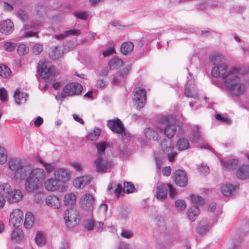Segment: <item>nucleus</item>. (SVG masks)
I'll return each instance as SVG.
<instances>
[{
	"label": "nucleus",
	"mask_w": 249,
	"mask_h": 249,
	"mask_svg": "<svg viewBox=\"0 0 249 249\" xmlns=\"http://www.w3.org/2000/svg\"><path fill=\"white\" fill-rule=\"evenodd\" d=\"M163 152L167 155L168 160L172 162L177 155V152L174 150V145L170 140L164 139L160 143Z\"/></svg>",
	"instance_id": "9d476101"
},
{
	"label": "nucleus",
	"mask_w": 249,
	"mask_h": 249,
	"mask_svg": "<svg viewBox=\"0 0 249 249\" xmlns=\"http://www.w3.org/2000/svg\"><path fill=\"white\" fill-rule=\"evenodd\" d=\"M82 89V86L78 83H73L67 84L65 86L62 92V97L64 98L68 96L80 94Z\"/></svg>",
	"instance_id": "6e6552de"
},
{
	"label": "nucleus",
	"mask_w": 249,
	"mask_h": 249,
	"mask_svg": "<svg viewBox=\"0 0 249 249\" xmlns=\"http://www.w3.org/2000/svg\"><path fill=\"white\" fill-rule=\"evenodd\" d=\"M34 222V217L33 214L30 213H27L25 215L24 226L26 229H30Z\"/></svg>",
	"instance_id": "4c0bfd02"
},
{
	"label": "nucleus",
	"mask_w": 249,
	"mask_h": 249,
	"mask_svg": "<svg viewBox=\"0 0 249 249\" xmlns=\"http://www.w3.org/2000/svg\"><path fill=\"white\" fill-rule=\"evenodd\" d=\"M198 170L199 173L203 175H206L209 173V168L207 165L204 164H201V165L198 167Z\"/></svg>",
	"instance_id": "4d7b16f0"
},
{
	"label": "nucleus",
	"mask_w": 249,
	"mask_h": 249,
	"mask_svg": "<svg viewBox=\"0 0 249 249\" xmlns=\"http://www.w3.org/2000/svg\"><path fill=\"white\" fill-rule=\"evenodd\" d=\"M8 166L12 171L14 177L20 180L24 179L26 174L30 171V164L23 163L18 159H13L8 161Z\"/></svg>",
	"instance_id": "39448f33"
},
{
	"label": "nucleus",
	"mask_w": 249,
	"mask_h": 249,
	"mask_svg": "<svg viewBox=\"0 0 249 249\" xmlns=\"http://www.w3.org/2000/svg\"><path fill=\"white\" fill-rule=\"evenodd\" d=\"M175 206L180 211L184 210L186 207L185 202L182 200H177L175 202Z\"/></svg>",
	"instance_id": "6e6d98bb"
},
{
	"label": "nucleus",
	"mask_w": 249,
	"mask_h": 249,
	"mask_svg": "<svg viewBox=\"0 0 249 249\" xmlns=\"http://www.w3.org/2000/svg\"><path fill=\"white\" fill-rule=\"evenodd\" d=\"M240 70L234 72L231 78L229 79L225 83V87L230 91L231 94L235 96H239L243 94L247 88V85L240 81L239 76Z\"/></svg>",
	"instance_id": "20e7f679"
},
{
	"label": "nucleus",
	"mask_w": 249,
	"mask_h": 249,
	"mask_svg": "<svg viewBox=\"0 0 249 249\" xmlns=\"http://www.w3.org/2000/svg\"><path fill=\"white\" fill-rule=\"evenodd\" d=\"M23 197V194L20 190H12L10 195L8 196L7 199L10 202H18L22 199Z\"/></svg>",
	"instance_id": "4be33fe9"
},
{
	"label": "nucleus",
	"mask_w": 249,
	"mask_h": 249,
	"mask_svg": "<svg viewBox=\"0 0 249 249\" xmlns=\"http://www.w3.org/2000/svg\"><path fill=\"white\" fill-rule=\"evenodd\" d=\"M14 98L16 103L20 105L25 103L27 98V94L24 92H20L18 89L15 91Z\"/></svg>",
	"instance_id": "bb28decb"
},
{
	"label": "nucleus",
	"mask_w": 249,
	"mask_h": 249,
	"mask_svg": "<svg viewBox=\"0 0 249 249\" xmlns=\"http://www.w3.org/2000/svg\"><path fill=\"white\" fill-rule=\"evenodd\" d=\"M236 176L241 179L249 178V165H243L236 172Z\"/></svg>",
	"instance_id": "a878e982"
},
{
	"label": "nucleus",
	"mask_w": 249,
	"mask_h": 249,
	"mask_svg": "<svg viewBox=\"0 0 249 249\" xmlns=\"http://www.w3.org/2000/svg\"><path fill=\"white\" fill-rule=\"evenodd\" d=\"M176 145L179 151L188 149L190 146L189 140L184 138H179L177 142Z\"/></svg>",
	"instance_id": "c756f323"
},
{
	"label": "nucleus",
	"mask_w": 249,
	"mask_h": 249,
	"mask_svg": "<svg viewBox=\"0 0 249 249\" xmlns=\"http://www.w3.org/2000/svg\"><path fill=\"white\" fill-rule=\"evenodd\" d=\"M106 142H105L96 144L98 150V157H103L105 154Z\"/></svg>",
	"instance_id": "37998d69"
},
{
	"label": "nucleus",
	"mask_w": 249,
	"mask_h": 249,
	"mask_svg": "<svg viewBox=\"0 0 249 249\" xmlns=\"http://www.w3.org/2000/svg\"><path fill=\"white\" fill-rule=\"evenodd\" d=\"M37 71L44 79H47L54 75V68L48 63L39 61L38 63Z\"/></svg>",
	"instance_id": "1a4fd4ad"
},
{
	"label": "nucleus",
	"mask_w": 249,
	"mask_h": 249,
	"mask_svg": "<svg viewBox=\"0 0 249 249\" xmlns=\"http://www.w3.org/2000/svg\"><path fill=\"white\" fill-rule=\"evenodd\" d=\"M143 132L144 136L147 139L154 141L158 140V135L156 131L153 128L150 127L145 128Z\"/></svg>",
	"instance_id": "72a5a7b5"
},
{
	"label": "nucleus",
	"mask_w": 249,
	"mask_h": 249,
	"mask_svg": "<svg viewBox=\"0 0 249 249\" xmlns=\"http://www.w3.org/2000/svg\"><path fill=\"white\" fill-rule=\"evenodd\" d=\"M11 238L13 240L18 242L23 238V234L19 230L13 231L11 234Z\"/></svg>",
	"instance_id": "c03bdc74"
},
{
	"label": "nucleus",
	"mask_w": 249,
	"mask_h": 249,
	"mask_svg": "<svg viewBox=\"0 0 249 249\" xmlns=\"http://www.w3.org/2000/svg\"><path fill=\"white\" fill-rule=\"evenodd\" d=\"M191 83V81H188L186 87L184 90V95L187 97L197 99L198 97L197 90L195 88L194 85Z\"/></svg>",
	"instance_id": "aec40b11"
},
{
	"label": "nucleus",
	"mask_w": 249,
	"mask_h": 249,
	"mask_svg": "<svg viewBox=\"0 0 249 249\" xmlns=\"http://www.w3.org/2000/svg\"><path fill=\"white\" fill-rule=\"evenodd\" d=\"M35 240L38 245H42L45 242L43 234L41 232H38L36 235Z\"/></svg>",
	"instance_id": "603ef678"
},
{
	"label": "nucleus",
	"mask_w": 249,
	"mask_h": 249,
	"mask_svg": "<svg viewBox=\"0 0 249 249\" xmlns=\"http://www.w3.org/2000/svg\"><path fill=\"white\" fill-rule=\"evenodd\" d=\"M210 61L212 66V76L214 78H221L224 83L231 76H233L235 71L239 70L234 67L229 68L224 56L219 53L211 56Z\"/></svg>",
	"instance_id": "f257e3e1"
},
{
	"label": "nucleus",
	"mask_w": 249,
	"mask_h": 249,
	"mask_svg": "<svg viewBox=\"0 0 249 249\" xmlns=\"http://www.w3.org/2000/svg\"><path fill=\"white\" fill-rule=\"evenodd\" d=\"M158 230L162 234H165L167 232V229L165 223L164 221H160L158 223Z\"/></svg>",
	"instance_id": "864d4df0"
},
{
	"label": "nucleus",
	"mask_w": 249,
	"mask_h": 249,
	"mask_svg": "<svg viewBox=\"0 0 249 249\" xmlns=\"http://www.w3.org/2000/svg\"><path fill=\"white\" fill-rule=\"evenodd\" d=\"M191 199L192 202L196 205H200L203 203V198L197 195H192L191 196Z\"/></svg>",
	"instance_id": "3c124183"
},
{
	"label": "nucleus",
	"mask_w": 249,
	"mask_h": 249,
	"mask_svg": "<svg viewBox=\"0 0 249 249\" xmlns=\"http://www.w3.org/2000/svg\"><path fill=\"white\" fill-rule=\"evenodd\" d=\"M155 159L156 161L157 168L160 169L162 164V158L159 154H157L155 155Z\"/></svg>",
	"instance_id": "774afa93"
},
{
	"label": "nucleus",
	"mask_w": 249,
	"mask_h": 249,
	"mask_svg": "<svg viewBox=\"0 0 249 249\" xmlns=\"http://www.w3.org/2000/svg\"><path fill=\"white\" fill-rule=\"evenodd\" d=\"M7 154L5 149L0 147V164H3L7 161Z\"/></svg>",
	"instance_id": "49530a36"
},
{
	"label": "nucleus",
	"mask_w": 249,
	"mask_h": 249,
	"mask_svg": "<svg viewBox=\"0 0 249 249\" xmlns=\"http://www.w3.org/2000/svg\"><path fill=\"white\" fill-rule=\"evenodd\" d=\"M181 126L175 118L167 116L160 119L157 127L160 131H163L167 137L171 139L176 133L177 127Z\"/></svg>",
	"instance_id": "7ed1b4c3"
},
{
	"label": "nucleus",
	"mask_w": 249,
	"mask_h": 249,
	"mask_svg": "<svg viewBox=\"0 0 249 249\" xmlns=\"http://www.w3.org/2000/svg\"><path fill=\"white\" fill-rule=\"evenodd\" d=\"M209 229V226L206 221H201L196 229V231L200 234H203L208 231Z\"/></svg>",
	"instance_id": "ea45409f"
},
{
	"label": "nucleus",
	"mask_w": 249,
	"mask_h": 249,
	"mask_svg": "<svg viewBox=\"0 0 249 249\" xmlns=\"http://www.w3.org/2000/svg\"><path fill=\"white\" fill-rule=\"evenodd\" d=\"M29 52L28 47L24 44H20L17 49V52L20 55H24Z\"/></svg>",
	"instance_id": "de8ad7c7"
},
{
	"label": "nucleus",
	"mask_w": 249,
	"mask_h": 249,
	"mask_svg": "<svg viewBox=\"0 0 249 249\" xmlns=\"http://www.w3.org/2000/svg\"><path fill=\"white\" fill-rule=\"evenodd\" d=\"M135 187L132 182H124V192L127 194L132 193L134 191Z\"/></svg>",
	"instance_id": "a18cd8bd"
},
{
	"label": "nucleus",
	"mask_w": 249,
	"mask_h": 249,
	"mask_svg": "<svg viewBox=\"0 0 249 249\" xmlns=\"http://www.w3.org/2000/svg\"><path fill=\"white\" fill-rule=\"evenodd\" d=\"M107 126L122 139L127 140L130 137V133L124 127L122 122L119 119L108 121Z\"/></svg>",
	"instance_id": "423d86ee"
},
{
	"label": "nucleus",
	"mask_w": 249,
	"mask_h": 249,
	"mask_svg": "<svg viewBox=\"0 0 249 249\" xmlns=\"http://www.w3.org/2000/svg\"><path fill=\"white\" fill-rule=\"evenodd\" d=\"M130 67L126 66L122 70L119 71L115 76L112 79V84L113 85H118L124 82L125 80L126 76L129 73Z\"/></svg>",
	"instance_id": "4468645a"
},
{
	"label": "nucleus",
	"mask_w": 249,
	"mask_h": 249,
	"mask_svg": "<svg viewBox=\"0 0 249 249\" xmlns=\"http://www.w3.org/2000/svg\"><path fill=\"white\" fill-rule=\"evenodd\" d=\"M91 180L89 176H82L75 178L73 180V185L77 188H81L89 184Z\"/></svg>",
	"instance_id": "5701e85b"
},
{
	"label": "nucleus",
	"mask_w": 249,
	"mask_h": 249,
	"mask_svg": "<svg viewBox=\"0 0 249 249\" xmlns=\"http://www.w3.org/2000/svg\"><path fill=\"white\" fill-rule=\"evenodd\" d=\"M63 50L61 47L55 46L50 53V55L53 59H58L63 55Z\"/></svg>",
	"instance_id": "58836bf2"
},
{
	"label": "nucleus",
	"mask_w": 249,
	"mask_h": 249,
	"mask_svg": "<svg viewBox=\"0 0 249 249\" xmlns=\"http://www.w3.org/2000/svg\"><path fill=\"white\" fill-rule=\"evenodd\" d=\"M122 186L120 184L115 182H111L107 188L108 192L110 194L114 193L118 197L122 192Z\"/></svg>",
	"instance_id": "c85d7f7f"
},
{
	"label": "nucleus",
	"mask_w": 249,
	"mask_h": 249,
	"mask_svg": "<svg viewBox=\"0 0 249 249\" xmlns=\"http://www.w3.org/2000/svg\"><path fill=\"white\" fill-rule=\"evenodd\" d=\"M174 180L176 184L181 187H184L187 184V178L186 174L181 170H178L174 174Z\"/></svg>",
	"instance_id": "f3484780"
},
{
	"label": "nucleus",
	"mask_w": 249,
	"mask_h": 249,
	"mask_svg": "<svg viewBox=\"0 0 249 249\" xmlns=\"http://www.w3.org/2000/svg\"><path fill=\"white\" fill-rule=\"evenodd\" d=\"M111 166L112 162L106 161L103 157H98L97 159L94 161V166L98 172H105Z\"/></svg>",
	"instance_id": "2eb2a0df"
},
{
	"label": "nucleus",
	"mask_w": 249,
	"mask_h": 249,
	"mask_svg": "<svg viewBox=\"0 0 249 249\" xmlns=\"http://www.w3.org/2000/svg\"><path fill=\"white\" fill-rule=\"evenodd\" d=\"M46 204L53 209H59L61 207V200L56 196H49L46 197Z\"/></svg>",
	"instance_id": "6ab92c4d"
},
{
	"label": "nucleus",
	"mask_w": 249,
	"mask_h": 249,
	"mask_svg": "<svg viewBox=\"0 0 249 249\" xmlns=\"http://www.w3.org/2000/svg\"><path fill=\"white\" fill-rule=\"evenodd\" d=\"M11 74V71L9 68L5 65H0V76L7 78L10 76Z\"/></svg>",
	"instance_id": "a19ab883"
},
{
	"label": "nucleus",
	"mask_w": 249,
	"mask_h": 249,
	"mask_svg": "<svg viewBox=\"0 0 249 249\" xmlns=\"http://www.w3.org/2000/svg\"><path fill=\"white\" fill-rule=\"evenodd\" d=\"M54 176L58 181L65 183L69 180V174L67 171L65 169H57L54 172Z\"/></svg>",
	"instance_id": "412c9836"
},
{
	"label": "nucleus",
	"mask_w": 249,
	"mask_h": 249,
	"mask_svg": "<svg viewBox=\"0 0 249 249\" xmlns=\"http://www.w3.org/2000/svg\"><path fill=\"white\" fill-rule=\"evenodd\" d=\"M168 187L167 184L159 185L157 187V198L164 199L167 196Z\"/></svg>",
	"instance_id": "393cba45"
},
{
	"label": "nucleus",
	"mask_w": 249,
	"mask_h": 249,
	"mask_svg": "<svg viewBox=\"0 0 249 249\" xmlns=\"http://www.w3.org/2000/svg\"><path fill=\"white\" fill-rule=\"evenodd\" d=\"M43 50V44L40 43L35 44L32 47L33 52L36 55L39 54Z\"/></svg>",
	"instance_id": "09e8293b"
},
{
	"label": "nucleus",
	"mask_w": 249,
	"mask_h": 249,
	"mask_svg": "<svg viewBox=\"0 0 249 249\" xmlns=\"http://www.w3.org/2000/svg\"><path fill=\"white\" fill-rule=\"evenodd\" d=\"M79 212L74 208L68 209L64 212V219L66 226L72 228L79 221Z\"/></svg>",
	"instance_id": "0eeeda50"
},
{
	"label": "nucleus",
	"mask_w": 249,
	"mask_h": 249,
	"mask_svg": "<svg viewBox=\"0 0 249 249\" xmlns=\"http://www.w3.org/2000/svg\"><path fill=\"white\" fill-rule=\"evenodd\" d=\"M79 202L83 209L91 210L94 208L95 199L91 194H85L81 197Z\"/></svg>",
	"instance_id": "ddd939ff"
},
{
	"label": "nucleus",
	"mask_w": 249,
	"mask_h": 249,
	"mask_svg": "<svg viewBox=\"0 0 249 249\" xmlns=\"http://www.w3.org/2000/svg\"><path fill=\"white\" fill-rule=\"evenodd\" d=\"M74 16L81 19H86L89 15L86 12L78 11L74 13Z\"/></svg>",
	"instance_id": "bf43d9fd"
},
{
	"label": "nucleus",
	"mask_w": 249,
	"mask_h": 249,
	"mask_svg": "<svg viewBox=\"0 0 249 249\" xmlns=\"http://www.w3.org/2000/svg\"><path fill=\"white\" fill-rule=\"evenodd\" d=\"M237 188V185H233L231 184L226 183L221 187V191L224 196H231Z\"/></svg>",
	"instance_id": "b1692460"
},
{
	"label": "nucleus",
	"mask_w": 249,
	"mask_h": 249,
	"mask_svg": "<svg viewBox=\"0 0 249 249\" xmlns=\"http://www.w3.org/2000/svg\"><path fill=\"white\" fill-rule=\"evenodd\" d=\"M12 191L10 185L8 183H4L0 185V195L7 198Z\"/></svg>",
	"instance_id": "c9c22d12"
},
{
	"label": "nucleus",
	"mask_w": 249,
	"mask_h": 249,
	"mask_svg": "<svg viewBox=\"0 0 249 249\" xmlns=\"http://www.w3.org/2000/svg\"><path fill=\"white\" fill-rule=\"evenodd\" d=\"M115 53V49L113 47H109L103 52V54L105 57H107L110 54Z\"/></svg>",
	"instance_id": "e2e57ef3"
},
{
	"label": "nucleus",
	"mask_w": 249,
	"mask_h": 249,
	"mask_svg": "<svg viewBox=\"0 0 249 249\" xmlns=\"http://www.w3.org/2000/svg\"><path fill=\"white\" fill-rule=\"evenodd\" d=\"M0 99L2 102H6L7 101V91L4 88L0 89Z\"/></svg>",
	"instance_id": "680f3d73"
},
{
	"label": "nucleus",
	"mask_w": 249,
	"mask_h": 249,
	"mask_svg": "<svg viewBox=\"0 0 249 249\" xmlns=\"http://www.w3.org/2000/svg\"><path fill=\"white\" fill-rule=\"evenodd\" d=\"M18 18L23 21H26L28 19V15L26 12L22 10H19L17 12Z\"/></svg>",
	"instance_id": "13d9d810"
},
{
	"label": "nucleus",
	"mask_w": 249,
	"mask_h": 249,
	"mask_svg": "<svg viewBox=\"0 0 249 249\" xmlns=\"http://www.w3.org/2000/svg\"><path fill=\"white\" fill-rule=\"evenodd\" d=\"M30 171L26 174L24 178L25 188L27 191L31 192L37 190L45 178L46 173L41 168L33 169L30 164Z\"/></svg>",
	"instance_id": "f03ea898"
},
{
	"label": "nucleus",
	"mask_w": 249,
	"mask_h": 249,
	"mask_svg": "<svg viewBox=\"0 0 249 249\" xmlns=\"http://www.w3.org/2000/svg\"><path fill=\"white\" fill-rule=\"evenodd\" d=\"M40 162L43 164L44 167L45 168V169L48 173H51L53 171L54 167L51 164L47 163L43 161H40Z\"/></svg>",
	"instance_id": "0e129e2a"
},
{
	"label": "nucleus",
	"mask_w": 249,
	"mask_h": 249,
	"mask_svg": "<svg viewBox=\"0 0 249 249\" xmlns=\"http://www.w3.org/2000/svg\"><path fill=\"white\" fill-rule=\"evenodd\" d=\"M191 139L192 142H195L199 143L200 147L201 149H210V146L207 143H205L204 144H202L201 142L203 141V138L201 136L198 126H196L192 129Z\"/></svg>",
	"instance_id": "dca6fc26"
},
{
	"label": "nucleus",
	"mask_w": 249,
	"mask_h": 249,
	"mask_svg": "<svg viewBox=\"0 0 249 249\" xmlns=\"http://www.w3.org/2000/svg\"><path fill=\"white\" fill-rule=\"evenodd\" d=\"M23 213L20 209H15L10 213V225L15 228H18L22 222Z\"/></svg>",
	"instance_id": "f8f14e48"
},
{
	"label": "nucleus",
	"mask_w": 249,
	"mask_h": 249,
	"mask_svg": "<svg viewBox=\"0 0 249 249\" xmlns=\"http://www.w3.org/2000/svg\"><path fill=\"white\" fill-rule=\"evenodd\" d=\"M134 44L132 42H125L123 43L121 46V50L124 55L127 54L134 49Z\"/></svg>",
	"instance_id": "e433bc0d"
},
{
	"label": "nucleus",
	"mask_w": 249,
	"mask_h": 249,
	"mask_svg": "<svg viewBox=\"0 0 249 249\" xmlns=\"http://www.w3.org/2000/svg\"><path fill=\"white\" fill-rule=\"evenodd\" d=\"M215 117L217 120L226 124H230L231 122V121L228 118L223 117L219 114H216Z\"/></svg>",
	"instance_id": "5fc2aeb1"
},
{
	"label": "nucleus",
	"mask_w": 249,
	"mask_h": 249,
	"mask_svg": "<svg viewBox=\"0 0 249 249\" xmlns=\"http://www.w3.org/2000/svg\"><path fill=\"white\" fill-rule=\"evenodd\" d=\"M76 196L72 193L66 194L64 199L65 205L66 206L73 205L76 202Z\"/></svg>",
	"instance_id": "473e14b6"
},
{
	"label": "nucleus",
	"mask_w": 249,
	"mask_h": 249,
	"mask_svg": "<svg viewBox=\"0 0 249 249\" xmlns=\"http://www.w3.org/2000/svg\"><path fill=\"white\" fill-rule=\"evenodd\" d=\"M36 13L39 15H42L43 14L46 12V8L45 6L42 4H37L36 5Z\"/></svg>",
	"instance_id": "052dcab7"
},
{
	"label": "nucleus",
	"mask_w": 249,
	"mask_h": 249,
	"mask_svg": "<svg viewBox=\"0 0 249 249\" xmlns=\"http://www.w3.org/2000/svg\"><path fill=\"white\" fill-rule=\"evenodd\" d=\"M17 46V44L14 42H6L4 44V49L8 52H12Z\"/></svg>",
	"instance_id": "8fccbe9b"
},
{
	"label": "nucleus",
	"mask_w": 249,
	"mask_h": 249,
	"mask_svg": "<svg viewBox=\"0 0 249 249\" xmlns=\"http://www.w3.org/2000/svg\"><path fill=\"white\" fill-rule=\"evenodd\" d=\"M110 70H115L123 66L124 63L123 60L117 57H114L108 61Z\"/></svg>",
	"instance_id": "cd10ccee"
},
{
	"label": "nucleus",
	"mask_w": 249,
	"mask_h": 249,
	"mask_svg": "<svg viewBox=\"0 0 249 249\" xmlns=\"http://www.w3.org/2000/svg\"><path fill=\"white\" fill-rule=\"evenodd\" d=\"M133 233L130 231L123 230L121 232V235L126 238H130L133 236Z\"/></svg>",
	"instance_id": "338daca9"
},
{
	"label": "nucleus",
	"mask_w": 249,
	"mask_h": 249,
	"mask_svg": "<svg viewBox=\"0 0 249 249\" xmlns=\"http://www.w3.org/2000/svg\"><path fill=\"white\" fill-rule=\"evenodd\" d=\"M14 30L13 22L10 19L3 20L0 22V31L3 34L8 35Z\"/></svg>",
	"instance_id": "a211bd4d"
},
{
	"label": "nucleus",
	"mask_w": 249,
	"mask_h": 249,
	"mask_svg": "<svg viewBox=\"0 0 249 249\" xmlns=\"http://www.w3.org/2000/svg\"><path fill=\"white\" fill-rule=\"evenodd\" d=\"M101 134V130L99 128H95L91 132H89L87 135V138L89 140H96Z\"/></svg>",
	"instance_id": "79ce46f5"
},
{
	"label": "nucleus",
	"mask_w": 249,
	"mask_h": 249,
	"mask_svg": "<svg viewBox=\"0 0 249 249\" xmlns=\"http://www.w3.org/2000/svg\"><path fill=\"white\" fill-rule=\"evenodd\" d=\"M238 160L237 159L229 160L223 163V168L227 170L231 171L235 169L238 165Z\"/></svg>",
	"instance_id": "f704fd0d"
},
{
	"label": "nucleus",
	"mask_w": 249,
	"mask_h": 249,
	"mask_svg": "<svg viewBox=\"0 0 249 249\" xmlns=\"http://www.w3.org/2000/svg\"><path fill=\"white\" fill-rule=\"evenodd\" d=\"M39 26V24H37V23H33V22L31 23L30 24H25L23 27L22 30H24V31L32 29L34 27L36 28V27Z\"/></svg>",
	"instance_id": "69168bd1"
},
{
	"label": "nucleus",
	"mask_w": 249,
	"mask_h": 249,
	"mask_svg": "<svg viewBox=\"0 0 249 249\" xmlns=\"http://www.w3.org/2000/svg\"><path fill=\"white\" fill-rule=\"evenodd\" d=\"M45 188L51 191H54L58 188L57 180L54 178H50L44 183Z\"/></svg>",
	"instance_id": "7c9ffc66"
},
{
	"label": "nucleus",
	"mask_w": 249,
	"mask_h": 249,
	"mask_svg": "<svg viewBox=\"0 0 249 249\" xmlns=\"http://www.w3.org/2000/svg\"><path fill=\"white\" fill-rule=\"evenodd\" d=\"M133 101L138 109L142 108L146 103L145 90L140 87H136L134 89Z\"/></svg>",
	"instance_id": "9b49d317"
},
{
	"label": "nucleus",
	"mask_w": 249,
	"mask_h": 249,
	"mask_svg": "<svg viewBox=\"0 0 249 249\" xmlns=\"http://www.w3.org/2000/svg\"><path fill=\"white\" fill-rule=\"evenodd\" d=\"M200 212L199 208L196 206H192L188 212V216L191 221L196 220V217L199 214Z\"/></svg>",
	"instance_id": "2f4dec72"
}]
</instances>
